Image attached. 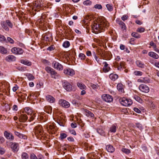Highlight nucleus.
I'll list each match as a JSON object with an SVG mask.
<instances>
[{
    "label": "nucleus",
    "mask_w": 159,
    "mask_h": 159,
    "mask_svg": "<svg viewBox=\"0 0 159 159\" xmlns=\"http://www.w3.org/2000/svg\"><path fill=\"white\" fill-rule=\"evenodd\" d=\"M109 26V23L105 21H102L100 23H95L92 26V30L95 34L102 32L104 28H107Z\"/></svg>",
    "instance_id": "nucleus-1"
},
{
    "label": "nucleus",
    "mask_w": 159,
    "mask_h": 159,
    "mask_svg": "<svg viewBox=\"0 0 159 159\" xmlns=\"http://www.w3.org/2000/svg\"><path fill=\"white\" fill-rule=\"evenodd\" d=\"M33 132L37 139H42L44 138V132L43 127L41 125H38L35 126Z\"/></svg>",
    "instance_id": "nucleus-2"
},
{
    "label": "nucleus",
    "mask_w": 159,
    "mask_h": 159,
    "mask_svg": "<svg viewBox=\"0 0 159 159\" xmlns=\"http://www.w3.org/2000/svg\"><path fill=\"white\" fill-rule=\"evenodd\" d=\"M31 6V9L33 12L39 11L43 9V5L42 1H35L33 3Z\"/></svg>",
    "instance_id": "nucleus-3"
},
{
    "label": "nucleus",
    "mask_w": 159,
    "mask_h": 159,
    "mask_svg": "<svg viewBox=\"0 0 159 159\" xmlns=\"http://www.w3.org/2000/svg\"><path fill=\"white\" fill-rule=\"evenodd\" d=\"M120 102L122 105L126 107L129 106L132 104V101L131 99L125 98H123L120 99Z\"/></svg>",
    "instance_id": "nucleus-4"
},
{
    "label": "nucleus",
    "mask_w": 159,
    "mask_h": 159,
    "mask_svg": "<svg viewBox=\"0 0 159 159\" xmlns=\"http://www.w3.org/2000/svg\"><path fill=\"white\" fill-rule=\"evenodd\" d=\"M45 127L49 133L52 134L55 133L56 129L55 128V124L54 123L48 124L45 126Z\"/></svg>",
    "instance_id": "nucleus-5"
},
{
    "label": "nucleus",
    "mask_w": 159,
    "mask_h": 159,
    "mask_svg": "<svg viewBox=\"0 0 159 159\" xmlns=\"http://www.w3.org/2000/svg\"><path fill=\"white\" fill-rule=\"evenodd\" d=\"M11 149L14 152H17L19 150V146L18 143L11 142L9 143Z\"/></svg>",
    "instance_id": "nucleus-6"
},
{
    "label": "nucleus",
    "mask_w": 159,
    "mask_h": 159,
    "mask_svg": "<svg viewBox=\"0 0 159 159\" xmlns=\"http://www.w3.org/2000/svg\"><path fill=\"white\" fill-rule=\"evenodd\" d=\"M52 65L54 69L58 70H61L63 69V66L62 65L56 61L52 62Z\"/></svg>",
    "instance_id": "nucleus-7"
},
{
    "label": "nucleus",
    "mask_w": 159,
    "mask_h": 159,
    "mask_svg": "<svg viewBox=\"0 0 159 159\" xmlns=\"http://www.w3.org/2000/svg\"><path fill=\"white\" fill-rule=\"evenodd\" d=\"M11 51L13 54L16 55L22 54L24 52V51L22 48L17 47L12 48Z\"/></svg>",
    "instance_id": "nucleus-8"
},
{
    "label": "nucleus",
    "mask_w": 159,
    "mask_h": 159,
    "mask_svg": "<svg viewBox=\"0 0 159 159\" xmlns=\"http://www.w3.org/2000/svg\"><path fill=\"white\" fill-rule=\"evenodd\" d=\"M59 104L62 107L66 108H68L70 106L69 103L63 99L60 100L59 101Z\"/></svg>",
    "instance_id": "nucleus-9"
},
{
    "label": "nucleus",
    "mask_w": 159,
    "mask_h": 159,
    "mask_svg": "<svg viewBox=\"0 0 159 159\" xmlns=\"http://www.w3.org/2000/svg\"><path fill=\"white\" fill-rule=\"evenodd\" d=\"M102 98L104 101L108 102H111L113 100L112 96L109 94H104L103 95Z\"/></svg>",
    "instance_id": "nucleus-10"
},
{
    "label": "nucleus",
    "mask_w": 159,
    "mask_h": 159,
    "mask_svg": "<svg viewBox=\"0 0 159 159\" xmlns=\"http://www.w3.org/2000/svg\"><path fill=\"white\" fill-rule=\"evenodd\" d=\"M64 73L67 75L72 76L75 74V71L71 69H66L64 70Z\"/></svg>",
    "instance_id": "nucleus-11"
},
{
    "label": "nucleus",
    "mask_w": 159,
    "mask_h": 159,
    "mask_svg": "<svg viewBox=\"0 0 159 159\" xmlns=\"http://www.w3.org/2000/svg\"><path fill=\"white\" fill-rule=\"evenodd\" d=\"M139 90L143 92L147 93L149 90V87L147 85L144 84H141L139 86Z\"/></svg>",
    "instance_id": "nucleus-12"
},
{
    "label": "nucleus",
    "mask_w": 159,
    "mask_h": 159,
    "mask_svg": "<svg viewBox=\"0 0 159 159\" xmlns=\"http://www.w3.org/2000/svg\"><path fill=\"white\" fill-rule=\"evenodd\" d=\"M64 88L67 91H70L71 90L72 87L71 85L68 82L65 81L63 84Z\"/></svg>",
    "instance_id": "nucleus-13"
},
{
    "label": "nucleus",
    "mask_w": 159,
    "mask_h": 159,
    "mask_svg": "<svg viewBox=\"0 0 159 159\" xmlns=\"http://www.w3.org/2000/svg\"><path fill=\"white\" fill-rule=\"evenodd\" d=\"M4 135L5 137L8 139L10 140H13L14 139V137L12 134L6 131L4 133Z\"/></svg>",
    "instance_id": "nucleus-14"
},
{
    "label": "nucleus",
    "mask_w": 159,
    "mask_h": 159,
    "mask_svg": "<svg viewBox=\"0 0 159 159\" xmlns=\"http://www.w3.org/2000/svg\"><path fill=\"white\" fill-rule=\"evenodd\" d=\"M116 63L117 64V67L118 70L121 71L123 70V69L125 68V63L124 62H121L119 64H117V63Z\"/></svg>",
    "instance_id": "nucleus-15"
},
{
    "label": "nucleus",
    "mask_w": 159,
    "mask_h": 159,
    "mask_svg": "<svg viewBox=\"0 0 159 159\" xmlns=\"http://www.w3.org/2000/svg\"><path fill=\"white\" fill-rule=\"evenodd\" d=\"M65 122V119L63 118V116H59L58 117L57 122L61 126H63Z\"/></svg>",
    "instance_id": "nucleus-16"
},
{
    "label": "nucleus",
    "mask_w": 159,
    "mask_h": 159,
    "mask_svg": "<svg viewBox=\"0 0 159 159\" xmlns=\"http://www.w3.org/2000/svg\"><path fill=\"white\" fill-rule=\"evenodd\" d=\"M28 117L26 114H21L19 117V119L20 122H24L27 119Z\"/></svg>",
    "instance_id": "nucleus-17"
},
{
    "label": "nucleus",
    "mask_w": 159,
    "mask_h": 159,
    "mask_svg": "<svg viewBox=\"0 0 159 159\" xmlns=\"http://www.w3.org/2000/svg\"><path fill=\"white\" fill-rule=\"evenodd\" d=\"M46 100L50 103H53L55 101V98L52 96L48 95L46 96Z\"/></svg>",
    "instance_id": "nucleus-18"
},
{
    "label": "nucleus",
    "mask_w": 159,
    "mask_h": 159,
    "mask_svg": "<svg viewBox=\"0 0 159 159\" xmlns=\"http://www.w3.org/2000/svg\"><path fill=\"white\" fill-rule=\"evenodd\" d=\"M77 86L80 89H86L87 88L85 85L81 82H78L77 83Z\"/></svg>",
    "instance_id": "nucleus-19"
},
{
    "label": "nucleus",
    "mask_w": 159,
    "mask_h": 159,
    "mask_svg": "<svg viewBox=\"0 0 159 159\" xmlns=\"http://www.w3.org/2000/svg\"><path fill=\"white\" fill-rule=\"evenodd\" d=\"M16 60V57L12 55H9L6 57V60L7 61H14Z\"/></svg>",
    "instance_id": "nucleus-20"
},
{
    "label": "nucleus",
    "mask_w": 159,
    "mask_h": 159,
    "mask_svg": "<svg viewBox=\"0 0 159 159\" xmlns=\"http://www.w3.org/2000/svg\"><path fill=\"white\" fill-rule=\"evenodd\" d=\"M25 113H27L28 115H31L32 113H33V112L32 110L29 107H26L24 109V111H23L22 112L24 113V112Z\"/></svg>",
    "instance_id": "nucleus-21"
},
{
    "label": "nucleus",
    "mask_w": 159,
    "mask_h": 159,
    "mask_svg": "<svg viewBox=\"0 0 159 159\" xmlns=\"http://www.w3.org/2000/svg\"><path fill=\"white\" fill-rule=\"evenodd\" d=\"M117 125L114 124L111 125L110 128L109 132L115 133L116 132Z\"/></svg>",
    "instance_id": "nucleus-22"
},
{
    "label": "nucleus",
    "mask_w": 159,
    "mask_h": 159,
    "mask_svg": "<svg viewBox=\"0 0 159 159\" xmlns=\"http://www.w3.org/2000/svg\"><path fill=\"white\" fill-rule=\"evenodd\" d=\"M20 62L24 65L29 66H31L32 64L30 61L26 59H21L20 60Z\"/></svg>",
    "instance_id": "nucleus-23"
},
{
    "label": "nucleus",
    "mask_w": 159,
    "mask_h": 159,
    "mask_svg": "<svg viewBox=\"0 0 159 159\" xmlns=\"http://www.w3.org/2000/svg\"><path fill=\"white\" fill-rule=\"evenodd\" d=\"M148 55L150 57L155 59H157L159 58V56L156 53L153 52H149Z\"/></svg>",
    "instance_id": "nucleus-24"
},
{
    "label": "nucleus",
    "mask_w": 159,
    "mask_h": 159,
    "mask_svg": "<svg viewBox=\"0 0 159 159\" xmlns=\"http://www.w3.org/2000/svg\"><path fill=\"white\" fill-rule=\"evenodd\" d=\"M106 149L109 152H113L115 150L114 148L111 145H108L106 146Z\"/></svg>",
    "instance_id": "nucleus-25"
},
{
    "label": "nucleus",
    "mask_w": 159,
    "mask_h": 159,
    "mask_svg": "<svg viewBox=\"0 0 159 159\" xmlns=\"http://www.w3.org/2000/svg\"><path fill=\"white\" fill-rule=\"evenodd\" d=\"M110 78L113 81H115L118 78V75L114 73L111 74L109 76Z\"/></svg>",
    "instance_id": "nucleus-26"
},
{
    "label": "nucleus",
    "mask_w": 159,
    "mask_h": 159,
    "mask_svg": "<svg viewBox=\"0 0 159 159\" xmlns=\"http://www.w3.org/2000/svg\"><path fill=\"white\" fill-rule=\"evenodd\" d=\"M14 133L15 134L20 138L24 139H27V137L23 134L16 131H15Z\"/></svg>",
    "instance_id": "nucleus-27"
},
{
    "label": "nucleus",
    "mask_w": 159,
    "mask_h": 159,
    "mask_svg": "<svg viewBox=\"0 0 159 159\" xmlns=\"http://www.w3.org/2000/svg\"><path fill=\"white\" fill-rule=\"evenodd\" d=\"M44 111L48 114H50L52 112V108L50 106H46L44 108Z\"/></svg>",
    "instance_id": "nucleus-28"
},
{
    "label": "nucleus",
    "mask_w": 159,
    "mask_h": 159,
    "mask_svg": "<svg viewBox=\"0 0 159 159\" xmlns=\"http://www.w3.org/2000/svg\"><path fill=\"white\" fill-rule=\"evenodd\" d=\"M51 75V77L54 79L57 78L59 76V74L54 70Z\"/></svg>",
    "instance_id": "nucleus-29"
},
{
    "label": "nucleus",
    "mask_w": 159,
    "mask_h": 159,
    "mask_svg": "<svg viewBox=\"0 0 159 159\" xmlns=\"http://www.w3.org/2000/svg\"><path fill=\"white\" fill-rule=\"evenodd\" d=\"M136 64L139 67L141 68H144L145 67V65L141 61L138 60L136 62Z\"/></svg>",
    "instance_id": "nucleus-30"
},
{
    "label": "nucleus",
    "mask_w": 159,
    "mask_h": 159,
    "mask_svg": "<svg viewBox=\"0 0 159 159\" xmlns=\"http://www.w3.org/2000/svg\"><path fill=\"white\" fill-rule=\"evenodd\" d=\"M45 17V16H43L41 17V18L38 20V22L39 23L40 25L42 26L44 25V24Z\"/></svg>",
    "instance_id": "nucleus-31"
},
{
    "label": "nucleus",
    "mask_w": 159,
    "mask_h": 159,
    "mask_svg": "<svg viewBox=\"0 0 159 159\" xmlns=\"http://www.w3.org/2000/svg\"><path fill=\"white\" fill-rule=\"evenodd\" d=\"M21 157L22 159H29V154L25 152L21 153Z\"/></svg>",
    "instance_id": "nucleus-32"
},
{
    "label": "nucleus",
    "mask_w": 159,
    "mask_h": 159,
    "mask_svg": "<svg viewBox=\"0 0 159 159\" xmlns=\"http://www.w3.org/2000/svg\"><path fill=\"white\" fill-rule=\"evenodd\" d=\"M1 25L2 27L6 31H9V28L7 26V23L4 21H2L1 22Z\"/></svg>",
    "instance_id": "nucleus-33"
},
{
    "label": "nucleus",
    "mask_w": 159,
    "mask_h": 159,
    "mask_svg": "<svg viewBox=\"0 0 159 159\" xmlns=\"http://www.w3.org/2000/svg\"><path fill=\"white\" fill-rule=\"evenodd\" d=\"M85 113L86 115L88 117L93 118L94 117V115L93 113L89 110H86L85 111Z\"/></svg>",
    "instance_id": "nucleus-34"
},
{
    "label": "nucleus",
    "mask_w": 159,
    "mask_h": 159,
    "mask_svg": "<svg viewBox=\"0 0 159 159\" xmlns=\"http://www.w3.org/2000/svg\"><path fill=\"white\" fill-rule=\"evenodd\" d=\"M117 23L120 25L122 29L123 30H125L126 29V26L125 24L121 21H118Z\"/></svg>",
    "instance_id": "nucleus-35"
},
{
    "label": "nucleus",
    "mask_w": 159,
    "mask_h": 159,
    "mask_svg": "<svg viewBox=\"0 0 159 159\" xmlns=\"http://www.w3.org/2000/svg\"><path fill=\"white\" fill-rule=\"evenodd\" d=\"M97 131L98 133L101 135L104 136L105 135V133L103 128H101L97 129Z\"/></svg>",
    "instance_id": "nucleus-36"
},
{
    "label": "nucleus",
    "mask_w": 159,
    "mask_h": 159,
    "mask_svg": "<svg viewBox=\"0 0 159 159\" xmlns=\"http://www.w3.org/2000/svg\"><path fill=\"white\" fill-rule=\"evenodd\" d=\"M107 9L109 11H111L113 9V7L111 4H107L106 5Z\"/></svg>",
    "instance_id": "nucleus-37"
},
{
    "label": "nucleus",
    "mask_w": 159,
    "mask_h": 159,
    "mask_svg": "<svg viewBox=\"0 0 159 159\" xmlns=\"http://www.w3.org/2000/svg\"><path fill=\"white\" fill-rule=\"evenodd\" d=\"M45 70L48 73H49L51 75L54 71V69L50 67L47 66L45 67Z\"/></svg>",
    "instance_id": "nucleus-38"
},
{
    "label": "nucleus",
    "mask_w": 159,
    "mask_h": 159,
    "mask_svg": "<svg viewBox=\"0 0 159 159\" xmlns=\"http://www.w3.org/2000/svg\"><path fill=\"white\" fill-rule=\"evenodd\" d=\"M0 52L3 54H6L7 50L6 49L2 46H0Z\"/></svg>",
    "instance_id": "nucleus-39"
},
{
    "label": "nucleus",
    "mask_w": 159,
    "mask_h": 159,
    "mask_svg": "<svg viewBox=\"0 0 159 159\" xmlns=\"http://www.w3.org/2000/svg\"><path fill=\"white\" fill-rule=\"evenodd\" d=\"M141 82L144 83H148L150 82V80L148 77H145L141 80Z\"/></svg>",
    "instance_id": "nucleus-40"
},
{
    "label": "nucleus",
    "mask_w": 159,
    "mask_h": 159,
    "mask_svg": "<svg viewBox=\"0 0 159 159\" xmlns=\"http://www.w3.org/2000/svg\"><path fill=\"white\" fill-rule=\"evenodd\" d=\"M117 89L119 92H122L124 91L123 85L121 84H118L117 85Z\"/></svg>",
    "instance_id": "nucleus-41"
},
{
    "label": "nucleus",
    "mask_w": 159,
    "mask_h": 159,
    "mask_svg": "<svg viewBox=\"0 0 159 159\" xmlns=\"http://www.w3.org/2000/svg\"><path fill=\"white\" fill-rule=\"evenodd\" d=\"M26 76L28 79L30 80H32L35 79L33 75L29 73L27 74L26 75Z\"/></svg>",
    "instance_id": "nucleus-42"
},
{
    "label": "nucleus",
    "mask_w": 159,
    "mask_h": 159,
    "mask_svg": "<svg viewBox=\"0 0 159 159\" xmlns=\"http://www.w3.org/2000/svg\"><path fill=\"white\" fill-rule=\"evenodd\" d=\"M131 35L132 37L137 39L139 38L140 37V35L136 32H133L131 34Z\"/></svg>",
    "instance_id": "nucleus-43"
},
{
    "label": "nucleus",
    "mask_w": 159,
    "mask_h": 159,
    "mask_svg": "<svg viewBox=\"0 0 159 159\" xmlns=\"http://www.w3.org/2000/svg\"><path fill=\"white\" fill-rule=\"evenodd\" d=\"M89 86L94 89H97L98 87H99V86L98 84L96 85L92 83H89Z\"/></svg>",
    "instance_id": "nucleus-44"
},
{
    "label": "nucleus",
    "mask_w": 159,
    "mask_h": 159,
    "mask_svg": "<svg viewBox=\"0 0 159 159\" xmlns=\"http://www.w3.org/2000/svg\"><path fill=\"white\" fill-rule=\"evenodd\" d=\"M79 57L80 60H84L85 59L86 57L84 54L80 53L79 55Z\"/></svg>",
    "instance_id": "nucleus-45"
},
{
    "label": "nucleus",
    "mask_w": 159,
    "mask_h": 159,
    "mask_svg": "<svg viewBox=\"0 0 159 159\" xmlns=\"http://www.w3.org/2000/svg\"><path fill=\"white\" fill-rule=\"evenodd\" d=\"M83 4L84 5L90 6L92 4V2L89 0H86L84 1Z\"/></svg>",
    "instance_id": "nucleus-46"
},
{
    "label": "nucleus",
    "mask_w": 159,
    "mask_h": 159,
    "mask_svg": "<svg viewBox=\"0 0 159 159\" xmlns=\"http://www.w3.org/2000/svg\"><path fill=\"white\" fill-rule=\"evenodd\" d=\"M70 45V43L69 41H66L63 44V46L65 48L68 47Z\"/></svg>",
    "instance_id": "nucleus-47"
},
{
    "label": "nucleus",
    "mask_w": 159,
    "mask_h": 159,
    "mask_svg": "<svg viewBox=\"0 0 159 159\" xmlns=\"http://www.w3.org/2000/svg\"><path fill=\"white\" fill-rule=\"evenodd\" d=\"M111 68L109 66H106V67H103V70L105 73H107L110 71Z\"/></svg>",
    "instance_id": "nucleus-48"
},
{
    "label": "nucleus",
    "mask_w": 159,
    "mask_h": 159,
    "mask_svg": "<svg viewBox=\"0 0 159 159\" xmlns=\"http://www.w3.org/2000/svg\"><path fill=\"white\" fill-rule=\"evenodd\" d=\"M35 114H36L35 113L33 112L32 113L31 115H30V119L29 120L30 122L34 120V117L36 116L35 115Z\"/></svg>",
    "instance_id": "nucleus-49"
},
{
    "label": "nucleus",
    "mask_w": 159,
    "mask_h": 159,
    "mask_svg": "<svg viewBox=\"0 0 159 159\" xmlns=\"http://www.w3.org/2000/svg\"><path fill=\"white\" fill-rule=\"evenodd\" d=\"M121 151L123 152L126 154H128L130 152V150L129 149L127 148H123L121 149Z\"/></svg>",
    "instance_id": "nucleus-50"
},
{
    "label": "nucleus",
    "mask_w": 159,
    "mask_h": 159,
    "mask_svg": "<svg viewBox=\"0 0 159 159\" xmlns=\"http://www.w3.org/2000/svg\"><path fill=\"white\" fill-rule=\"evenodd\" d=\"M134 98L135 100L139 102H141L142 101V99L141 98L137 95H134Z\"/></svg>",
    "instance_id": "nucleus-51"
},
{
    "label": "nucleus",
    "mask_w": 159,
    "mask_h": 159,
    "mask_svg": "<svg viewBox=\"0 0 159 159\" xmlns=\"http://www.w3.org/2000/svg\"><path fill=\"white\" fill-rule=\"evenodd\" d=\"M67 136V135L66 134L62 133L60 134V138L61 139L63 140L66 138Z\"/></svg>",
    "instance_id": "nucleus-52"
},
{
    "label": "nucleus",
    "mask_w": 159,
    "mask_h": 159,
    "mask_svg": "<svg viewBox=\"0 0 159 159\" xmlns=\"http://www.w3.org/2000/svg\"><path fill=\"white\" fill-rule=\"evenodd\" d=\"M5 22L7 23V25L9 27L11 28L12 27V24L10 20H7Z\"/></svg>",
    "instance_id": "nucleus-53"
},
{
    "label": "nucleus",
    "mask_w": 159,
    "mask_h": 159,
    "mask_svg": "<svg viewBox=\"0 0 159 159\" xmlns=\"http://www.w3.org/2000/svg\"><path fill=\"white\" fill-rule=\"evenodd\" d=\"M145 29L143 27L138 28L137 30V31L140 33L144 32Z\"/></svg>",
    "instance_id": "nucleus-54"
},
{
    "label": "nucleus",
    "mask_w": 159,
    "mask_h": 159,
    "mask_svg": "<svg viewBox=\"0 0 159 159\" xmlns=\"http://www.w3.org/2000/svg\"><path fill=\"white\" fill-rule=\"evenodd\" d=\"M134 73L136 75L141 76L142 75V73L141 71H135Z\"/></svg>",
    "instance_id": "nucleus-55"
},
{
    "label": "nucleus",
    "mask_w": 159,
    "mask_h": 159,
    "mask_svg": "<svg viewBox=\"0 0 159 159\" xmlns=\"http://www.w3.org/2000/svg\"><path fill=\"white\" fill-rule=\"evenodd\" d=\"M94 7L95 9H101L102 8V6L101 4H96L94 6Z\"/></svg>",
    "instance_id": "nucleus-56"
},
{
    "label": "nucleus",
    "mask_w": 159,
    "mask_h": 159,
    "mask_svg": "<svg viewBox=\"0 0 159 159\" xmlns=\"http://www.w3.org/2000/svg\"><path fill=\"white\" fill-rule=\"evenodd\" d=\"M6 41L5 37L2 35L0 34V41L3 42Z\"/></svg>",
    "instance_id": "nucleus-57"
},
{
    "label": "nucleus",
    "mask_w": 159,
    "mask_h": 159,
    "mask_svg": "<svg viewBox=\"0 0 159 159\" xmlns=\"http://www.w3.org/2000/svg\"><path fill=\"white\" fill-rule=\"evenodd\" d=\"M93 56L94 57L95 60L97 61L98 63H99L100 59H98V57L97 56L95 52H93Z\"/></svg>",
    "instance_id": "nucleus-58"
},
{
    "label": "nucleus",
    "mask_w": 159,
    "mask_h": 159,
    "mask_svg": "<svg viewBox=\"0 0 159 159\" xmlns=\"http://www.w3.org/2000/svg\"><path fill=\"white\" fill-rule=\"evenodd\" d=\"M44 39L46 41H49L51 38V36L50 34L45 35L44 36Z\"/></svg>",
    "instance_id": "nucleus-59"
},
{
    "label": "nucleus",
    "mask_w": 159,
    "mask_h": 159,
    "mask_svg": "<svg viewBox=\"0 0 159 159\" xmlns=\"http://www.w3.org/2000/svg\"><path fill=\"white\" fill-rule=\"evenodd\" d=\"M7 40L8 41L11 43L13 44L14 43V41L10 37H7Z\"/></svg>",
    "instance_id": "nucleus-60"
},
{
    "label": "nucleus",
    "mask_w": 159,
    "mask_h": 159,
    "mask_svg": "<svg viewBox=\"0 0 159 159\" xmlns=\"http://www.w3.org/2000/svg\"><path fill=\"white\" fill-rule=\"evenodd\" d=\"M69 132L72 134H73L74 135H76V133L75 131L73 129H69Z\"/></svg>",
    "instance_id": "nucleus-61"
},
{
    "label": "nucleus",
    "mask_w": 159,
    "mask_h": 159,
    "mask_svg": "<svg viewBox=\"0 0 159 159\" xmlns=\"http://www.w3.org/2000/svg\"><path fill=\"white\" fill-rule=\"evenodd\" d=\"M5 152V150L4 148L0 147V154L2 155L4 154Z\"/></svg>",
    "instance_id": "nucleus-62"
},
{
    "label": "nucleus",
    "mask_w": 159,
    "mask_h": 159,
    "mask_svg": "<svg viewBox=\"0 0 159 159\" xmlns=\"http://www.w3.org/2000/svg\"><path fill=\"white\" fill-rule=\"evenodd\" d=\"M30 159H38L36 156L33 153L31 154L30 156Z\"/></svg>",
    "instance_id": "nucleus-63"
},
{
    "label": "nucleus",
    "mask_w": 159,
    "mask_h": 159,
    "mask_svg": "<svg viewBox=\"0 0 159 159\" xmlns=\"http://www.w3.org/2000/svg\"><path fill=\"white\" fill-rule=\"evenodd\" d=\"M128 16L125 15H123L122 17H121V19L122 20H123L125 21V20H127L128 19Z\"/></svg>",
    "instance_id": "nucleus-64"
}]
</instances>
